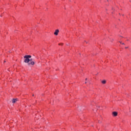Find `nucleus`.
Masks as SVG:
<instances>
[{
	"label": "nucleus",
	"instance_id": "14",
	"mask_svg": "<svg viewBox=\"0 0 131 131\" xmlns=\"http://www.w3.org/2000/svg\"><path fill=\"white\" fill-rule=\"evenodd\" d=\"M87 79H88V78H86V79H85V80H87Z\"/></svg>",
	"mask_w": 131,
	"mask_h": 131
},
{
	"label": "nucleus",
	"instance_id": "4",
	"mask_svg": "<svg viewBox=\"0 0 131 131\" xmlns=\"http://www.w3.org/2000/svg\"><path fill=\"white\" fill-rule=\"evenodd\" d=\"M112 115H113V116H115V117H116V116H117V115H118V113H117V112H113L112 113Z\"/></svg>",
	"mask_w": 131,
	"mask_h": 131
},
{
	"label": "nucleus",
	"instance_id": "3",
	"mask_svg": "<svg viewBox=\"0 0 131 131\" xmlns=\"http://www.w3.org/2000/svg\"><path fill=\"white\" fill-rule=\"evenodd\" d=\"M54 35H58V34H59V30L57 29V30H56L54 33Z\"/></svg>",
	"mask_w": 131,
	"mask_h": 131
},
{
	"label": "nucleus",
	"instance_id": "11",
	"mask_svg": "<svg viewBox=\"0 0 131 131\" xmlns=\"http://www.w3.org/2000/svg\"><path fill=\"white\" fill-rule=\"evenodd\" d=\"M128 47H125V49H128Z\"/></svg>",
	"mask_w": 131,
	"mask_h": 131
},
{
	"label": "nucleus",
	"instance_id": "1",
	"mask_svg": "<svg viewBox=\"0 0 131 131\" xmlns=\"http://www.w3.org/2000/svg\"><path fill=\"white\" fill-rule=\"evenodd\" d=\"M24 59H25V60H24V62L25 63H28L29 62V59H30V58H31V55H25L24 57Z\"/></svg>",
	"mask_w": 131,
	"mask_h": 131
},
{
	"label": "nucleus",
	"instance_id": "9",
	"mask_svg": "<svg viewBox=\"0 0 131 131\" xmlns=\"http://www.w3.org/2000/svg\"><path fill=\"white\" fill-rule=\"evenodd\" d=\"M119 42L121 43V45H122V42H121V41H119Z\"/></svg>",
	"mask_w": 131,
	"mask_h": 131
},
{
	"label": "nucleus",
	"instance_id": "6",
	"mask_svg": "<svg viewBox=\"0 0 131 131\" xmlns=\"http://www.w3.org/2000/svg\"><path fill=\"white\" fill-rule=\"evenodd\" d=\"M102 83H103V84H105V83H106V80H104L102 81Z\"/></svg>",
	"mask_w": 131,
	"mask_h": 131
},
{
	"label": "nucleus",
	"instance_id": "7",
	"mask_svg": "<svg viewBox=\"0 0 131 131\" xmlns=\"http://www.w3.org/2000/svg\"><path fill=\"white\" fill-rule=\"evenodd\" d=\"M59 46H63V43H60L59 44Z\"/></svg>",
	"mask_w": 131,
	"mask_h": 131
},
{
	"label": "nucleus",
	"instance_id": "12",
	"mask_svg": "<svg viewBox=\"0 0 131 131\" xmlns=\"http://www.w3.org/2000/svg\"><path fill=\"white\" fill-rule=\"evenodd\" d=\"M122 45H124V43H122Z\"/></svg>",
	"mask_w": 131,
	"mask_h": 131
},
{
	"label": "nucleus",
	"instance_id": "5",
	"mask_svg": "<svg viewBox=\"0 0 131 131\" xmlns=\"http://www.w3.org/2000/svg\"><path fill=\"white\" fill-rule=\"evenodd\" d=\"M17 102V99H13L12 100V103H16Z\"/></svg>",
	"mask_w": 131,
	"mask_h": 131
},
{
	"label": "nucleus",
	"instance_id": "16",
	"mask_svg": "<svg viewBox=\"0 0 131 131\" xmlns=\"http://www.w3.org/2000/svg\"><path fill=\"white\" fill-rule=\"evenodd\" d=\"M129 2L130 3V2H131V1H129Z\"/></svg>",
	"mask_w": 131,
	"mask_h": 131
},
{
	"label": "nucleus",
	"instance_id": "2",
	"mask_svg": "<svg viewBox=\"0 0 131 131\" xmlns=\"http://www.w3.org/2000/svg\"><path fill=\"white\" fill-rule=\"evenodd\" d=\"M32 59H29V62H29L28 63V65H29V66H30V65H34L35 62L34 61H32Z\"/></svg>",
	"mask_w": 131,
	"mask_h": 131
},
{
	"label": "nucleus",
	"instance_id": "13",
	"mask_svg": "<svg viewBox=\"0 0 131 131\" xmlns=\"http://www.w3.org/2000/svg\"><path fill=\"white\" fill-rule=\"evenodd\" d=\"M32 96H33V97H34V94H33V95H32Z\"/></svg>",
	"mask_w": 131,
	"mask_h": 131
},
{
	"label": "nucleus",
	"instance_id": "8",
	"mask_svg": "<svg viewBox=\"0 0 131 131\" xmlns=\"http://www.w3.org/2000/svg\"><path fill=\"white\" fill-rule=\"evenodd\" d=\"M102 122L101 121L98 120V123H101Z\"/></svg>",
	"mask_w": 131,
	"mask_h": 131
},
{
	"label": "nucleus",
	"instance_id": "10",
	"mask_svg": "<svg viewBox=\"0 0 131 131\" xmlns=\"http://www.w3.org/2000/svg\"><path fill=\"white\" fill-rule=\"evenodd\" d=\"M91 105H94V104L93 103V102L91 103Z\"/></svg>",
	"mask_w": 131,
	"mask_h": 131
},
{
	"label": "nucleus",
	"instance_id": "18",
	"mask_svg": "<svg viewBox=\"0 0 131 131\" xmlns=\"http://www.w3.org/2000/svg\"><path fill=\"white\" fill-rule=\"evenodd\" d=\"M85 83H86V82H85Z\"/></svg>",
	"mask_w": 131,
	"mask_h": 131
},
{
	"label": "nucleus",
	"instance_id": "15",
	"mask_svg": "<svg viewBox=\"0 0 131 131\" xmlns=\"http://www.w3.org/2000/svg\"><path fill=\"white\" fill-rule=\"evenodd\" d=\"M128 40H128V39H127V41H128Z\"/></svg>",
	"mask_w": 131,
	"mask_h": 131
},
{
	"label": "nucleus",
	"instance_id": "17",
	"mask_svg": "<svg viewBox=\"0 0 131 131\" xmlns=\"http://www.w3.org/2000/svg\"><path fill=\"white\" fill-rule=\"evenodd\" d=\"M4 62H6V61H5Z\"/></svg>",
	"mask_w": 131,
	"mask_h": 131
}]
</instances>
